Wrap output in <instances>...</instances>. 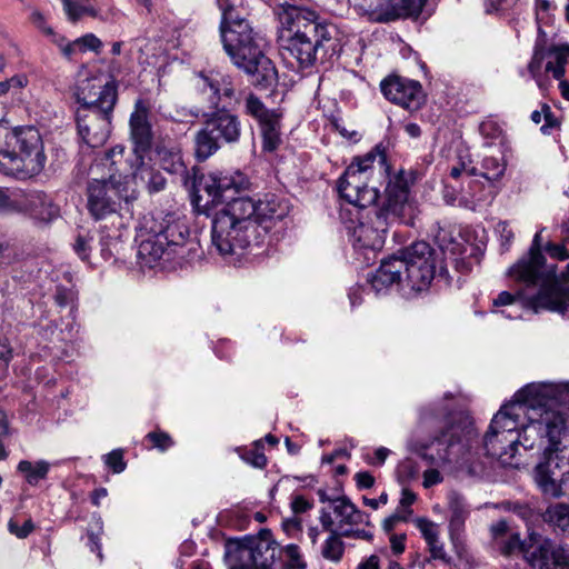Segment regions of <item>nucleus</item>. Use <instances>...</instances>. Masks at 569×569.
<instances>
[{"instance_id":"obj_15","label":"nucleus","mask_w":569,"mask_h":569,"mask_svg":"<svg viewBox=\"0 0 569 569\" xmlns=\"http://www.w3.org/2000/svg\"><path fill=\"white\" fill-rule=\"evenodd\" d=\"M427 0H356V7L370 21L385 23L419 16Z\"/></svg>"},{"instance_id":"obj_51","label":"nucleus","mask_w":569,"mask_h":569,"mask_svg":"<svg viewBox=\"0 0 569 569\" xmlns=\"http://www.w3.org/2000/svg\"><path fill=\"white\" fill-rule=\"evenodd\" d=\"M440 422H441L440 417L438 415H436L432 409L423 408L420 411L418 428L421 431H426L429 428L440 425Z\"/></svg>"},{"instance_id":"obj_52","label":"nucleus","mask_w":569,"mask_h":569,"mask_svg":"<svg viewBox=\"0 0 569 569\" xmlns=\"http://www.w3.org/2000/svg\"><path fill=\"white\" fill-rule=\"evenodd\" d=\"M415 523L421 531L427 543L439 537L435 523L429 521L428 519L417 518L415 520Z\"/></svg>"},{"instance_id":"obj_47","label":"nucleus","mask_w":569,"mask_h":569,"mask_svg":"<svg viewBox=\"0 0 569 569\" xmlns=\"http://www.w3.org/2000/svg\"><path fill=\"white\" fill-rule=\"evenodd\" d=\"M220 10L222 11L221 22H227L229 16H232L233 20L242 18L240 9L243 7V0H217Z\"/></svg>"},{"instance_id":"obj_43","label":"nucleus","mask_w":569,"mask_h":569,"mask_svg":"<svg viewBox=\"0 0 569 569\" xmlns=\"http://www.w3.org/2000/svg\"><path fill=\"white\" fill-rule=\"evenodd\" d=\"M543 482V493L552 498L568 497L569 498V470L561 475L557 482L547 481L549 479L543 471L540 478Z\"/></svg>"},{"instance_id":"obj_17","label":"nucleus","mask_w":569,"mask_h":569,"mask_svg":"<svg viewBox=\"0 0 569 569\" xmlns=\"http://www.w3.org/2000/svg\"><path fill=\"white\" fill-rule=\"evenodd\" d=\"M211 241L217 251L222 254H241L244 250L253 251L260 248L264 239H253L252 233L246 228L237 223H231L220 232L218 229V214L214 213L211 228Z\"/></svg>"},{"instance_id":"obj_5","label":"nucleus","mask_w":569,"mask_h":569,"mask_svg":"<svg viewBox=\"0 0 569 569\" xmlns=\"http://www.w3.org/2000/svg\"><path fill=\"white\" fill-rule=\"evenodd\" d=\"M536 396V387L526 386L516 393V401L503 405L495 415L488 431L483 437L486 455L496 458L502 466H516L513 462L518 450L519 436L517 428L519 417L526 411V405L533 406L531 399Z\"/></svg>"},{"instance_id":"obj_27","label":"nucleus","mask_w":569,"mask_h":569,"mask_svg":"<svg viewBox=\"0 0 569 569\" xmlns=\"http://www.w3.org/2000/svg\"><path fill=\"white\" fill-rule=\"evenodd\" d=\"M405 267L406 264L400 260V257H390L383 260L369 279L371 289L379 293L395 283L405 281V279H402Z\"/></svg>"},{"instance_id":"obj_59","label":"nucleus","mask_w":569,"mask_h":569,"mask_svg":"<svg viewBox=\"0 0 569 569\" xmlns=\"http://www.w3.org/2000/svg\"><path fill=\"white\" fill-rule=\"evenodd\" d=\"M427 545L431 553V558L439 559L446 562L449 561L443 543L439 540V537L437 539H433L432 541H429Z\"/></svg>"},{"instance_id":"obj_20","label":"nucleus","mask_w":569,"mask_h":569,"mask_svg":"<svg viewBox=\"0 0 569 569\" xmlns=\"http://www.w3.org/2000/svg\"><path fill=\"white\" fill-rule=\"evenodd\" d=\"M79 108L99 107L113 110L118 93L113 81L101 83L99 79H84L77 88Z\"/></svg>"},{"instance_id":"obj_23","label":"nucleus","mask_w":569,"mask_h":569,"mask_svg":"<svg viewBox=\"0 0 569 569\" xmlns=\"http://www.w3.org/2000/svg\"><path fill=\"white\" fill-rule=\"evenodd\" d=\"M200 81L198 83L199 90L206 92L211 91L210 108H221L220 103L226 100L229 104L233 101L234 104L240 102V92L237 91L234 79L229 74L210 73L199 74Z\"/></svg>"},{"instance_id":"obj_7","label":"nucleus","mask_w":569,"mask_h":569,"mask_svg":"<svg viewBox=\"0 0 569 569\" xmlns=\"http://www.w3.org/2000/svg\"><path fill=\"white\" fill-rule=\"evenodd\" d=\"M523 309L531 310L533 313L548 310L562 317L569 316V291L557 287L541 288L532 297H527L521 291L515 293L501 291L492 300L491 306L493 315L509 320L521 318Z\"/></svg>"},{"instance_id":"obj_56","label":"nucleus","mask_w":569,"mask_h":569,"mask_svg":"<svg viewBox=\"0 0 569 569\" xmlns=\"http://www.w3.org/2000/svg\"><path fill=\"white\" fill-rule=\"evenodd\" d=\"M27 84V78L23 76H14L6 81L0 82V97L6 96L11 89L19 90Z\"/></svg>"},{"instance_id":"obj_14","label":"nucleus","mask_w":569,"mask_h":569,"mask_svg":"<svg viewBox=\"0 0 569 569\" xmlns=\"http://www.w3.org/2000/svg\"><path fill=\"white\" fill-rule=\"evenodd\" d=\"M141 230L149 233H156L169 246V250H174L179 258H184V247L190 234L189 228L183 219L176 213L152 214L144 218Z\"/></svg>"},{"instance_id":"obj_21","label":"nucleus","mask_w":569,"mask_h":569,"mask_svg":"<svg viewBox=\"0 0 569 569\" xmlns=\"http://www.w3.org/2000/svg\"><path fill=\"white\" fill-rule=\"evenodd\" d=\"M545 257L541 252V232L533 237L529 253L509 269V276L527 286H536L542 278Z\"/></svg>"},{"instance_id":"obj_32","label":"nucleus","mask_w":569,"mask_h":569,"mask_svg":"<svg viewBox=\"0 0 569 569\" xmlns=\"http://www.w3.org/2000/svg\"><path fill=\"white\" fill-rule=\"evenodd\" d=\"M448 508L450 511L449 533L452 540L459 538L465 529V522L469 517V507L466 499L457 491L448 493Z\"/></svg>"},{"instance_id":"obj_3","label":"nucleus","mask_w":569,"mask_h":569,"mask_svg":"<svg viewBox=\"0 0 569 569\" xmlns=\"http://www.w3.org/2000/svg\"><path fill=\"white\" fill-rule=\"evenodd\" d=\"M246 184L247 180L241 172H236L233 176L220 173L202 177L197 187V206L207 208L226 203L216 212L218 229L221 233L231 223H237L246 227L252 233L253 239H266L270 227L259 224L256 201L249 197H233Z\"/></svg>"},{"instance_id":"obj_29","label":"nucleus","mask_w":569,"mask_h":569,"mask_svg":"<svg viewBox=\"0 0 569 569\" xmlns=\"http://www.w3.org/2000/svg\"><path fill=\"white\" fill-rule=\"evenodd\" d=\"M256 208L259 224L270 228L272 221L282 220L290 209L288 200L274 193H267L256 201Z\"/></svg>"},{"instance_id":"obj_60","label":"nucleus","mask_w":569,"mask_h":569,"mask_svg":"<svg viewBox=\"0 0 569 569\" xmlns=\"http://www.w3.org/2000/svg\"><path fill=\"white\" fill-rule=\"evenodd\" d=\"M546 251L553 259H558L561 261L569 259V252L563 244L548 243L546 247Z\"/></svg>"},{"instance_id":"obj_26","label":"nucleus","mask_w":569,"mask_h":569,"mask_svg":"<svg viewBox=\"0 0 569 569\" xmlns=\"http://www.w3.org/2000/svg\"><path fill=\"white\" fill-rule=\"evenodd\" d=\"M237 68L242 69L251 78V83L261 89H269L277 84L278 72L273 62L264 54L263 51L246 60L243 64Z\"/></svg>"},{"instance_id":"obj_50","label":"nucleus","mask_w":569,"mask_h":569,"mask_svg":"<svg viewBox=\"0 0 569 569\" xmlns=\"http://www.w3.org/2000/svg\"><path fill=\"white\" fill-rule=\"evenodd\" d=\"M33 529L34 525L30 518L27 519L22 526H19L17 520L13 518L8 522V530L19 539L27 538L33 531Z\"/></svg>"},{"instance_id":"obj_16","label":"nucleus","mask_w":569,"mask_h":569,"mask_svg":"<svg viewBox=\"0 0 569 569\" xmlns=\"http://www.w3.org/2000/svg\"><path fill=\"white\" fill-rule=\"evenodd\" d=\"M112 111L106 108H78V133L86 144L91 148L103 146L111 132Z\"/></svg>"},{"instance_id":"obj_31","label":"nucleus","mask_w":569,"mask_h":569,"mask_svg":"<svg viewBox=\"0 0 569 569\" xmlns=\"http://www.w3.org/2000/svg\"><path fill=\"white\" fill-rule=\"evenodd\" d=\"M282 549L272 540L254 538V569H284Z\"/></svg>"},{"instance_id":"obj_37","label":"nucleus","mask_w":569,"mask_h":569,"mask_svg":"<svg viewBox=\"0 0 569 569\" xmlns=\"http://www.w3.org/2000/svg\"><path fill=\"white\" fill-rule=\"evenodd\" d=\"M553 426L559 425L542 420H531L526 427H523L521 432L517 431V435L519 436L518 447L522 446L526 450L532 449L536 446V441L540 433L545 432L547 435V429Z\"/></svg>"},{"instance_id":"obj_35","label":"nucleus","mask_w":569,"mask_h":569,"mask_svg":"<svg viewBox=\"0 0 569 569\" xmlns=\"http://www.w3.org/2000/svg\"><path fill=\"white\" fill-rule=\"evenodd\" d=\"M280 113L259 123L262 137V150L273 152L282 142L280 132Z\"/></svg>"},{"instance_id":"obj_2","label":"nucleus","mask_w":569,"mask_h":569,"mask_svg":"<svg viewBox=\"0 0 569 569\" xmlns=\"http://www.w3.org/2000/svg\"><path fill=\"white\" fill-rule=\"evenodd\" d=\"M417 213L416 202L410 198L409 180L401 170L389 180L381 204L371 208L353 227L350 234L353 247L380 250L385 244L389 226L397 221L413 224Z\"/></svg>"},{"instance_id":"obj_18","label":"nucleus","mask_w":569,"mask_h":569,"mask_svg":"<svg viewBox=\"0 0 569 569\" xmlns=\"http://www.w3.org/2000/svg\"><path fill=\"white\" fill-rule=\"evenodd\" d=\"M380 89L386 99L409 111L419 110L426 101V93L417 80L389 76L381 81Z\"/></svg>"},{"instance_id":"obj_58","label":"nucleus","mask_w":569,"mask_h":569,"mask_svg":"<svg viewBox=\"0 0 569 569\" xmlns=\"http://www.w3.org/2000/svg\"><path fill=\"white\" fill-rule=\"evenodd\" d=\"M62 2L64 11L71 21L76 22L84 14V6L72 0H62Z\"/></svg>"},{"instance_id":"obj_42","label":"nucleus","mask_w":569,"mask_h":569,"mask_svg":"<svg viewBox=\"0 0 569 569\" xmlns=\"http://www.w3.org/2000/svg\"><path fill=\"white\" fill-rule=\"evenodd\" d=\"M244 112L258 121V123L272 118L278 112L268 109L254 93L250 92L244 100Z\"/></svg>"},{"instance_id":"obj_46","label":"nucleus","mask_w":569,"mask_h":569,"mask_svg":"<svg viewBox=\"0 0 569 569\" xmlns=\"http://www.w3.org/2000/svg\"><path fill=\"white\" fill-rule=\"evenodd\" d=\"M546 54L548 53L543 43L537 41L535 44L532 58L528 64V71L533 79H538Z\"/></svg>"},{"instance_id":"obj_28","label":"nucleus","mask_w":569,"mask_h":569,"mask_svg":"<svg viewBox=\"0 0 569 569\" xmlns=\"http://www.w3.org/2000/svg\"><path fill=\"white\" fill-rule=\"evenodd\" d=\"M176 257L179 254L174 250H169V246L163 243V240H160L156 233L146 232V238L140 241L138 247V258L148 267H152L161 259L170 261Z\"/></svg>"},{"instance_id":"obj_53","label":"nucleus","mask_w":569,"mask_h":569,"mask_svg":"<svg viewBox=\"0 0 569 569\" xmlns=\"http://www.w3.org/2000/svg\"><path fill=\"white\" fill-rule=\"evenodd\" d=\"M147 438L161 451H166L173 445L171 437L167 432H149Z\"/></svg>"},{"instance_id":"obj_33","label":"nucleus","mask_w":569,"mask_h":569,"mask_svg":"<svg viewBox=\"0 0 569 569\" xmlns=\"http://www.w3.org/2000/svg\"><path fill=\"white\" fill-rule=\"evenodd\" d=\"M333 512L339 518V529L363 522L365 513L360 511L346 496L335 500Z\"/></svg>"},{"instance_id":"obj_4","label":"nucleus","mask_w":569,"mask_h":569,"mask_svg":"<svg viewBox=\"0 0 569 569\" xmlns=\"http://www.w3.org/2000/svg\"><path fill=\"white\" fill-rule=\"evenodd\" d=\"M123 150L120 146L110 149L90 168L92 178L87 188V208L96 220L116 213L121 199L129 202L137 198L134 190L129 192L127 177L118 173V169L113 168L116 166L113 158L117 154L121 157Z\"/></svg>"},{"instance_id":"obj_22","label":"nucleus","mask_w":569,"mask_h":569,"mask_svg":"<svg viewBox=\"0 0 569 569\" xmlns=\"http://www.w3.org/2000/svg\"><path fill=\"white\" fill-rule=\"evenodd\" d=\"M547 437H548V446L543 450L542 460L536 466L535 468V481L539 489L543 492V482L540 479L543 475V471H546V475L549 479L547 481L550 482H557L556 479V470L561 469L563 466H566V461H560L556 459V457L559 455L558 449H562L563 440H562V433H561V426H553L547 429Z\"/></svg>"},{"instance_id":"obj_44","label":"nucleus","mask_w":569,"mask_h":569,"mask_svg":"<svg viewBox=\"0 0 569 569\" xmlns=\"http://www.w3.org/2000/svg\"><path fill=\"white\" fill-rule=\"evenodd\" d=\"M526 539H521L517 532H511L508 538L500 541L495 548L505 557L521 556Z\"/></svg>"},{"instance_id":"obj_57","label":"nucleus","mask_w":569,"mask_h":569,"mask_svg":"<svg viewBox=\"0 0 569 569\" xmlns=\"http://www.w3.org/2000/svg\"><path fill=\"white\" fill-rule=\"evenodd\" d=\"M243 460L256 468H263L267 465V457L259 448L247 451L242 456Z\"/></svg>"},{"instance_id":"obj_12","label":"nucleus","mask_w":569,"mask_h":569,"mask_svg":"<svg viewBox=\"0 0 569 569\" xmlns=\"http://www.w3.org/2000/svg\"><path fill=\"white\" fill-rule=\"evenodd\" d=\"M12 169L30 177L39 174L46 166L43 141L39 130L32 126L14 128Z\"/></svg>"},{"instance_id":"obj_48","label":"nucleus","mask_w":569,"mask_h":569,"mask_svg":"<svg viewBox=\"0 0 569 569\" xmlns=\"http://www.w3.org/2000/svg\"><path fill=\"white\" fill-rule=\"evenodd\" d=\"M489 531L493 547L499 545L500 541L508 538V536L511 533L509 532V525L506 519H499L498 521L491 523Z\"/></svg>"},{"instance_id":"obj_10","label":"nucleus","mask_w":569,"mask_h":569,"mask_svg":"<svg viewBox=\"0 0 569 569\" xmlns=\"http://www.w3.org/2000/svg\"><path fill=\"white\" fill-rule=\"evenodd\" d=\"M405 282L416 292L429 289L437 270L443 269L440 253L428 242L417 241L402 251Z\"/></svg>"},{"instance_id":"obj_36","label":"nucleus","mask_w":569,"mask_h":569,"mask_svg":"<svg viewBox=\"0 0 569 569\" xmlns=\"http://www.w3.org/2000/svg\"><path fill=\"white\" fill-rule=\"evenodd\" d=\"M542 520L555 530L569 532V505L551 503L542 513Z\"/></svg>"},{"instance_id":"obj_62","label":"nucleus","mask_w":569,"mask_h":569,"mask_svg":"<svg viewBox=\"0 0 569 569\" xmlns=\"http://www.w3.org/2000/svg\"><path fill=\"white\" fill-rule=\"evenodd\" d=\"M312 502H310L309 500H307L303 496L301 495H296L292 497V500H291V509L295 513H302V512H306L308 511L309 509L312 508Z\"/></svg>"},{"instance_id":"obj_49","label":"nucleus","mask_w":569,"mask_h":569,"mask_svg":"<svg viewBox=\"0 0 569 569\" xmlns=\"http://www.w3.org/2000/svg\"><path fill=\"white\" fill-rule=\"evenodd\" d=\"M286 553L288 558L287 565H284V568L288 569H306V563L301 559L299 547L297 545H288L284 550H282V553Z\"/></svg>"},{"instance_id":"obj_40","label":"nucleus","mask_w":569,"mask_h":569,"mask_svg":"<svg viewBox=\"0 0 569 569\" xmlns=\"http://www.w3.org/2000/svg\"><path fill=\"white\" fill-rule=\"evenodd\" d=\"M547 53L555 57L553 61H548L546 64V71L551 72L553 78L560 80L563 78L566 72L567 58L569 56V44L551 46Z\"/></svg>"},{"instance_id":"obj_38","label":"nucleus","mask_w":569,"mask_h":569,"mask_svg":"<svg viewBox=\"0 0 569 569\" xmlns=\"http://www.w3.org/2000/svg\"><path fill=\"white\" fill-rule=\"evenodd\" d=\"M54 302L60 309L61 318L77 317V293L71 288L58 286L54 292Z\"/></svg>"},{"instance_id":"obj_45","label":"nucleus","mask_w":569,"mask_h":569,"mask_svg":"<svg viewBox=\"0 0 569 569\" xmlns=\"http://www.w3.org/2000/svg\"><path fill=\"white\" fill-rule=\"evenodd\" d=\"M482 177L489 181L500 179L506 170V164L495 157H487L482 161Z\"/></svg>"},{"instance_id":"obj_6","label":"nucleus","mask_w":569,"mask_h":569,"mask_svg":"<svg viewBox=\"0 0 569 569\" xmlns=\"http://www.w3.org/2000/svg\"><path fill=\"white\" fill-rule=\"evenodd\" d=\"M475 435L476 430L468 418H452L430 440H412L408 449L430 465H442L450 462L463 448L470 447Z\"/></svg>"},{"instance_id":"obj_63","label":"nucleus","mask_w":569,"mask_h":569,"mask_svg":"<svg viewBox=\"0 0 569 569\" xmlns=\"http://www.w3.org/2000/svg\"><path fill=\"white\" fill-rule=\"evenodd\" d=\"M398 475L401 481H403L405 477L406 479L413 478L417 475V467L415 466L413 461L407 459L401 462L398 468Z\"/></svg>"},{"instance_id":"obj_19","label":"nucleus","mask_w":569,"mask_h":569,"mask_svg":"<svg viewBox=\"0 0 569 569\" xmlns=\"http://www.w3.org/2000/svg\"><path fill=\"white\" fill-rule=\"evenodd\" d=\"M149 106L142 99H138L129 120L130 139L137 160L144 159V156L152 148L153 131L149 121Z\"/></svg>"},{"instance_id":"obj_24","label":"nucleus","mask_w":569,"mask_h":569,"mask_svg":"<svg viewBox=\"0 0 569 569\" xmlns=\"http://www.w3.org/2000/svg\"><path fill=\"white\" fill-rule=\"evenodd\" d=\"M47 203V196L43 192H20L9 194L4 188H0V212H28L34 216L42 214L38 206Z\"/></svg>"},{"instance_id":"obj_54","label":"nucleus","mask_w":569,"mask_h":569,"mask_svg":"<svg viewBox=\"0 0 569 569\" xmlns=\"http://www.w3.org/2000/svg\"><path fill=\"white\" fill-rule=\"evenodd\" d=\"M106 465L112 469L113 472L120 473L126 469L123 453L121 450H113L106 456Z\"/></svg>"},{"instance_id":"obj_1","label":"nucleus","mask_w":569,"mask_h":569,"mask_svg":"<svg viewBox=\"0 0 569 569\" xmlns=\"http://www.w3.org/2000/svg\"><path fill=\"white\" fill-rule=\"evenodd\" d=\"M280 8L279 20L288 32L281 38L280 54L291 67L309 68L336 52L335 26L305 7L284 2Z\"/></svg>"},{"instance_id":"obj_61","label":"nucleus","mask_w":569,"mask_h":569,"mask_svg":"<svg viewBox=\"0 0 569 569\" xmlns=\"http://www.w3.org/2000/svg\"><path fill=\"white\" fill-rule=\"evenodd\" d=\"M341 537L352 538V539H361V540H371L372 533L365 529H352V528H343L339 530Z\"/></svg>"},{"instance_id":"obj_55","label":"nucleus","mask_w":569,"mask_h":569,"mask_svg":"<svg viewBox=\"0 0 569 569\" xmlns=\"http://www.w3.org/2000/svg\"><path fill=\"white\" fill-rule=\"evenodd\" d=\"M77 43L79 44L80 51L91 50L98 52L102 46L101 40L97 38L93 33H88L77 39Z\"/></svg>"},{"instance_id":"obj_13","label":"nucleus","mask_w":569,"mask_h":569,"mask_svg":"<svg viewBox=\"0 0 569 569\" xmlns=\"http://www.w3.org/2000/svg\"><path fill=\"white\" fill-rule=\"evenodd\" d=\"M522 559L533 569H569V549L535 531L526 538Z\"/></svg>"},{"instance_id":"obj_39","label":"nucleus","mask_w":569,"mask_h":569,"mask_svg":"<svg viewBox=\"0 0 569 569\" xmlns=\"http://www.w3.org/2000/svg\"><path fill=\"white\" fill-rule=\"evenodd\" d=\"M18 471L21 472L26 481L31 486H37L40 480L47 478L50 470V463L46 460H39L31 462L29 460H21L17 467Z\"/></svg>"},{"instance_id":"obj_34","label":"nucleus","mask_w":569,"mask_h":569,"mask_svg":"<svg viewBox=\"0 0 569 569\" xmlns=\"http://www.w3.org/2000/svg\"><path fill=\"white\" fill-rule=\"evenodd\" d=\"M138 164L132 172L133 179L146 183L150 193L162 191L166 188V178L152 167L144 163V159L137 160Z\"/></svg>"},{"instance_id":"obj_41","label":"nucleus","mask_w":569,"mask_h":569,"mask_svg":"<svg viewBox=\"0 0 569 569\" xmlns=\"http://www.w3.org/2000/svg\"><path fill=\"white\" fill-rule=\"evenodd\" d=\"M340 532H331L321 547V556L331 562H339L345 553V542Z\"/></svg>"},{"instance_id":"obj_11","label":"nucleus","mask_w":569,"mask_h":569,"mask_svg":"<svg viewBox=\"0 0 569 569\" xmlns=\"http://www.w3.org/2000/svg\"><path fill=\"white\" fill-rule=\"evenodd\" d=\"M220 33L223 49L236 67L263 51V38L253 31L246 18L233 20L229 16L227 22L220 23Z\"/></svg>"},{"instance_id":"obj_25","label":"nucleus","mask_w":569,"mask_h":569,"mask_svg":"<svg viewBox=\"0 0 569 569\" xmlns=\"http://www.w3.org/2000/svg\"><path fill=\"white\" fill-rule=\"evenodd\" d=\"M154 154L156 161L162 170L179 177L184 184L187 183L188 170L178 143L171 140L160 141L156 144Z\"/></svg>"},{"instance_id":"obj_9","label":"nucleus","mask_w":569,"mask_h":569,"mask_svg":"<svg viewBox=\"0 0 569 569\" xmlns=\"http://www.w3.org/2000/svg\"><path fill=\"white\" fill-rule=\"evenodd\" d=\"M376 160L380 167L386 163V156L379 146L366 156L355 158L338 180L339 196L359 209L375 204L379 198L377 188L368 186Z\"/></svg>"},{"instance_id":"obj_30","label":"nucleus","mask_w":569,"mask_h":569,"mask_svg":"<svg viewBox=\"0 0 569 569\" xmlns=\"http://www.w3.org/2000/svg\"><path fill=\"white\" fill-rule=\"evenodd\" d=\"M226 559L229 569H254V538L230 541L227 545Z\"/></svg>"},{"instance_id":"obj_64","label":"nucleus","mask_w":569,"mask_h":569,"mask_svg":"<svg viewBox=\"0 0 569 569\" xmlns=\"http://www.w3.org/2000/svg\"><path fill=\"white\" fill-rule=\"evenodd\" d=\"M561 433H562V449L559 450V455L556 457V459L560 461H566V466H569V429L561 427Z\"/></svg>"},{"instance_id":"obj_8","label":"nucleus","mask_w":569,"mask_h":569,"mask_svg":"<svg viewBox=\"0 0 569 569\" xmlns=\"http://www.w3.org/2000/svg\"><path fill=\"white\" fill-rule=\"evenodd\" d=\"M211 109L201 114L203 124L194 134V156L198 161L213 156L222 143H238L242 136V123L237 113L226 106Z\"/></svg>"}]
</instances>
